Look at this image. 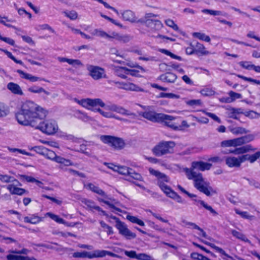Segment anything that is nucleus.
<instances>
[{"instance_id": "50", "label": "nucleus", "mask_w": 260, "mask_h": 260, "mask_svg": "<svg viewBox=\"0 0 260 260\" xmlns=\"http://www.w3.org/2000/svg\"><path fill=\"white\" fill-rule=\"evenodd\" d=\"M202 242L204 243L205 244L208 245L211 247L213 248V249H215L217 251L219 252V253L223 255L228 256V254H226L225 252L222 248L218 247L215 246L214 244L206 241L202 240Z\"/></svg>"}, {"instance_id": "23", "label": "nucleus", "mask_w": 260, "mask_h": 260, "mask_svg": "<svg viewBox=\"0 0 260 260\" xmlns=\"http://www.w3.org/2000/svg\"><path fill=\"white\" fill-rule=\"evenodd\" d=\"M148 170L151 175L157 178V183L160 182H169V178L166 174L151 168H149Z\"/></svg>"}, {"instance_id": "61", "label": "nucleus", "mask_w": 260, "mask_h": 260, "mask_svg": "<svg viewBox=\"0 0 260 260\" xmlns=\"http://www.w3.org/2000/svg\"><path fill=\"white\" fill-rule=\"evenodd\" d=\"M202 12L205 14H209L212 16H217L221 15V12L219 11H215L210 9H203Z\"/></svg>"}, {"instance_id": "57", "label": "nucleus", "mask_w": 260, "mask_h": 260, "mask_svg": "<svg viewBox=\"0 0 260 260\" xmlns=\"http://www.w3.org/2000/svg\"><path fill=\"white\" fill-rule=\"evenodd\" d=\"M230 100H231V103L234 102L237 99H239L242 98V95L240 93L235 92L233 91H230L228 93Z\"/></svg>"}, {"instance_id": "1", "label": "nucleus", "mask_w": 260, "mask_h": 260, "mask_svg": "<svg viewBox=\"0 0 260 260\" xmlns=\"http://www.w3.org/2000/svg\"><path fill=\"white\" fill-rule=\"evenodd\" d=\"M41 113H46L43 108L31 101H27L22 104L20 110L16 114V118L21 125L35 126L36 122L40 120Z\"/></svg>"}, {"instance_id": "54", "label": "nucleus", "mask_w": 260, "mask_h": 260, "mask_svg": "<svg viewBox=\"0 0 260 260\" xmlns=\"http://www.w3.org/2000/svg\"><path fill=\"white\" fill-rule=\"evenodd\" d=\"M159 51L162 53H164L167 55L170 56L172 58L176 59H177L179 60H181V57L180 56H177V55L172 53V52H171L170 51H169L168 50H166L165 49H159Z\"/></svg>"}, {"instance_id": "43", "label": "nucleus", "mask_w": 260, "mask_h": 260, "mask_svg": "<svg viewBox=\"0 0 260 260\" xmlns=\"http://www.w3.org/2000/svg\"><path fill=\"white\" fill-rule=\"evenodd\" d=\"M131 171V168L126 166H118L116 172L119 174L127 176L129 172Z\"/></svg>"}, {"instance_id": "27", "label": "nucleus", "mask_w": 260, "mask_h": 260, "mask_svg": "<svg viewBox=\"0 0 260 260\" xmlns=\"http://www.w3.org/2000/svg\"><path fill=\"white\" fill-rule=\"evenodd\" d=\"M159 79L163 82L173 83L176 80L177 76L172 73H167L160 76Z\"/></svg>"}, {"instance_id": "49", "label": "nucleus", "mask_w": 260, "mask_h": 260, "mask_svg": "<svg viewBox=\"0 0 260 260\" xmlns=\"http://www.w3.org/2000/svg\"><path fill=\"white\" fill-rule=\"evenodd\" d=\"M193 36L194 37L197 38L200 40L204 41L206 42H210L211 41L210 37L203 33L194 32L193 33Z\"/></svg>"}, {"instance_id": "44", "label": "nucleus", "mask_w": 260, "mask_h": 260, "mask_svg": "<svg viewBox=\"0 0 260 260\" xmlns=\"http://www.w3.org/2000/svg\"><path fill=\"white\" fill-rule=\"evenodd\" d=\"M46 215L57 223L62 224H66V223L64 219L59 217L58 215L53 214L51 212L47 213Z\"/></svg>"}, {"instance_id": "10", "label": "nucleus", "mask_w": 260, "mask_h": 260, "mask_svg": "<svg viewBox=\"0 0 260 260\" xmlns=\"http://www.w3.org/2000/svg\"><path fill=\"white\" fill-rule=\"evenodd\" d=\"M112 218L116 220L115 226L118 229L120 235L128 240L134 239L136 237V234L132 232L124 222L120 221L116 217H113Z\"/></svg>"}, {"instance_id": "18", "label": "nucleus", "mask_w": 260, "mask_h": 260, "mask_svg": "<svg viewBox=\"0 0 260 260\" xmlns=\"http://www.w3.org/2000/svg\"><path fill=\"white\" fill-rule=\"evenodd\" d=\"M121 18L125 21L131 23L138 22V18L135 13L130 10H125L121 12Z\"/></svg>"}, {"instance_id": "55", "label": "nucleus", "mask_w": 260, "mask_h": 260, "mask_svg": "<svg viewBox=\"0 0 260 260\" xmlns=\"http://www.w3.org/2000/svg\"><path fill=\"white\" fill-rule=\"evenodd\" d=\"M0 50L3 51L10 58H11V59H12L15 62H16V63H18V64H21L22 65L23 63V62L20 60H17L13 55L12 54L8 51V50H4V49H0Z\"/></svg>"}, {"instance_id": "16", "label": "nucleus", "mask_w": 260, "mask_h": 260, "mask_svg": "<svg viewBox=\"0 0 260 260\" xmlns=\"http://www.w3.org/2000/svg\"><path fill=\"white\" fill-rule=\"evenodd\" d=\"M144 118L153 122H159V119L164 116L162 113H156L153 111H145L139 114Z\"/></svg>"}, {"instance_id": "48", "label": "nucleus", "mask_w": 260, "mask_h": 260, "mask_svg": "<svg viewBox=\"0 0 260 260\" xmlns=\"http://www.w3.org/2000/svg\"><path fill=\"white\" fill-rule=\"evenodd\" d=\"M87 187L89 189L91 190L92 191L98 194H103L104 191L100 188L98 186L95 185L92 183H89L87 185Z\"/></svg>"}, {"instance_id": "26", "label": "nucleus", "mask_w": 260, "mask_h": 260, "mask_svg": "<svg viewBox=\"0 0 260 260\" xmlns=\"http://www.w3.org/2000/svg\"><path fill=\"white\" fill-rule=\"evenodd\" d=\"M195 170H198L202 171V161H194L191 162L190 168H185L184 171L186 175H188V171L193 173H197Z\"/></svg>"}, {"instance_id": "58", "label": "nucleus", "mask_w": 260, "mask_h": 260, "mask_svg": "<svg viewBox=\"0 0 260 260\" xmlns=\"http://www.w3.org/2000/svg\"><path fill=\"white\" fill-rule=\"evenodd\" d=\"M64 13L65 16L71 20H75L78 18V13L75 11H67Z\"/></svg>"}, {"instance_id": "38", "label": "nucleus", "mask_w": 260, "mask_h": 260, "mask_svg": "<svg viewBox=\"0 0 260 260\" xmlns=\"http://www.w3.org/2000/svg\"><path fill=\"white\" fill-rule=\"evenodd\" d=\"M25 222L31 224H37L41 221V218L35 215H32L30 216H26L24 218Z\"/></svg>"}, {"instance_id": "62", "label": "nucleus", "mask_w": 260, "mask_h": 260, "mask_svg": "<svg viewBox=\"0 0 260 260\" xmlns=\"http://www.w3.org/2000/svg\"><path fill=\"white\" fill-rule=\"evenodd\" d=\"M245 116L248 117L250 118H258L260 117V114L253 111H250L246 112H243Z\"/></svg>"}, {"instance_id": "32", "label": "nucleus", "mask_w": 260, "mask_h": 260, "mask_svg": "<svg viewBox=\"0 0 260 260\" xmlns=\"http://www.w3.org/2000/svg\"><path fill=\"white\" fill-rule=\"evenodd\" d=\"M195 52L201 55H207L210 54V52L206 50L205 46L199 43H197L194 46Z\"/></svg>"}, {"instance_id": "3", "label": "nucleus", "mask_w": 260, "mask_h": 260, "mask_svg": "<svg viewBox=\"0 0 260 260\" xmlns=\"http://www.w3.org/2000/svg\"><path fill=\"white\" fill-rule=\"evenodd\" d=\"M104 107L106 110H108L109 111H104L100 108L97 109L96 111L98 112H99L103 116L106 118H113L118 120H122V118L116 116L115 114L112 113V112H115L125 116H135V114L134 113L131 112V111L125 109L123 107L118 106L115 104H111L108 105H105V106Z\"/></svg>"}, {"instance_id": "12", "label": "nucleus", "mask_w": 260, "mask_h": 260, "mask_svg": "<svg viewBox=\"0 0 260 260\" xmlns=\"http://www.w3.org/2000/svg\"><path fill=\"white\" fill-rule=\"evenodd\" d=\"M30 149L35 151L37 153L42 155L46 158L51 160H53L56 154L53 151L49 150L42 146H35Z\"/></svg>"}, {"instance_id": "13", "label": "nucleus", "mask_w": 260, "mask_h": 260, "mask_svg": "<svg viewBox=\"0 0 260 260\" xmlns=\"http://www.w3.org/2000/svg\"><path fill=\"white\" fill-rule=\"evenodd\" d=\"M224 160L225 164L230 168H239L241 167L242 163L244 162L242 155L237 157L228 156L225 157Z\"/></svg>"}, {"instance_id": "24", "label": "nucleus", "mask_w": 260, "mask_h": 260, "mask_svg": "<svg viewBox=\"0 0 260 260\" xmlns=\"http://www.w3.org/2000/svg\"><path fill=\"white\" fill-rule=\"evenodd\" d=\"M256 148H253L251 145H247L239 148H237L233 150H230L229 153H233L235 154H242L246 153L249 151H254Z\"/></svg>"}, {"instance_id": "31", "label": "nucleus", "mask_w": 260, "mask_h": 260, "mask_svg": "<svg viewBox=\"0 0 260 260\" xmlns=\"http://www.w3.org/2000/svg\"><path fill=\"white\" fill-rule=\"evenodd\" d=\"M53 161H54L57 163L60 164L62 166L68 167L72 166L73 165V162L70 159H66L60 156H57L56 154Z\"/></svg>"}, {"instance_id": "64", "label": "nucleus", "mask_w": 260, "mask_h": 260, "mask_svg": "<svg viewBox=\"0 0 260 260\" xmlns=\"http://www.w3.org/2000/svg\"><path fill=\"white\" fill-rule=\"evenodd\" d=\"M137 259L139 260H154V258L149 255L144 253L138 254Z\"/></svg>"}, {"instance_id": "56", "label": "nucleus", "mask_w": 260, "mask_h": 260, "mask_svg": "<svg viewBox=\"0 0 260 260\" xmlns=\"http://www.w3.org/2000/svg\"><path fill=\"white\" fill-rule=\"evenodd\" d=\"M130 39L129 36L127 35H121L118 33L115 39L116 40L123 43H127L130 41Z\"/></svg>"}, {"instance_id": "30", "label": "nucleus", "mask_w": 260, "mask_h": 260, "mask_svg": "<svg viewBox=\"0 0 260 260\" xmlns=\"http://www.w3.org/2000/svg\"><path fill=\"white\" fill-rule=\"evenodd\" d=\"M242 155L243 158V162L247 160L252 164L255 162L260 157V151H257L254 154L251 155L247 154H243Z\"/></svg>"}, {"instance_id": "46", "label": "nucleus", "mask_w": 260, "mask_h": 260, "mask_svg": "<svg viewBox=\"0 0 260 260\" xmlns=\"http://www.w3.org/2000/svg\"><path fill=\"white\" fill-rule=\"evenodd\" d=\"M126 219L127 220H128L129 221H130L131 222H132L133 223H137L140 226H144L145 225L144 222L142 220L138 218L136 216L127 215L126 216Z\"/></svg>"}, {"instance_id": "2", "label": "nucleus", "mask_w": 260, "mask_h": 260, "mask_svg": "<svg viewBox=\"0 0 260 260\" xmlns=\"http://www.w3.org/2000/svg\"><path fill=\"white\" fill-rule=\"evenodd\" d=\"M188 173L186 176L189 180L193 181L194 187L206 196H210L212 188L210 185V183L203 178L202 174L190 171H188Z\"/></svg>"}, {"instance_id": "35", "label": "nucleus", "mask_w": 260, "mask_h": 260, "mask_svg": "<svg viewBox=\"0 0 260 260\" xmlns=\"http://www.w3.org/2000/svg\"><path fill=\"white\" fill-rule=\"evenodd\" d=\"M193 201L195 202L197 206H199V205L203 206L204 208H205L207 210L209 211L211 213L213 214L214 215H216L217 214V213L212 208L211 206L207 205L206 203H205L204 201L194 199H193Z\"/></svg>"}, {"instance_id": "34", "label": "nucleus", "mask_w": 260, "mask_h": 260, "mask_svg": "<svg viewBox=\"0 0 260 260\" xmlns=\"http://www.w3.org/2000/svg\"><path fill=\"white\" fill-rule=\"evenodd\" d=\"M235 211L236 214H238L244 219H248L250 221L255 219V217L254 215H250L247 211H242L237 208L235 209Z\"/></svg>"}, {"instance_id": "15", "label": "nucleus", "mask_w": 260, "mask_h": 260, "mask_svg": "<svg viewBox=\"0 0 260 260\" xmlns=\"http://www.w3.org/2000/svg\"><path fill=\"white\" fill-rule=\"evenodd\" d=\"M126 180L129 182H131L135 184L137 186L139 187L144 189L145 187L142 185L138 183V181H143V178L141 175L138 172L135 171L133 169L131 168V171L129 172L127 176Z\"/></svg>"}, {"instance_id": "14", "label": "nucleus", "mask_w": 260, "mask_h": 260, "mask_svg": "<svg viewBox=\"0 0 260 260\" xmlns=\"http://www.w3.org/2000/svg\"><path fill=\"white\" fill-rule=\"evenodd\" d=\"M117 87L126 91H142L143 90L138 85L129 81L115 82Z\"/></svg>"}, {"instance_id": "21", "label": "nucleus", "mask_w": 260, "mask_h": 260, "mask_svg": "<svg viewBox=\"0 0 260 260\" xmlns=\"http://www.w3.org/2000/svg\"><path fill=\"white\" fill-rule=\"evenodd\" d=\"M82 202L87 206V209L92 212L95 210L101 213L103 215H107L106 212L103 210L99 206L96 205L95 203L92 201L84 199L82 200Z\"/></svg>"}, {"instance_id": "6", "label": "nucleus", "mask_w": 260, "mask_h": 260, "mask_svg": "<svg viewBox=\"0 0 260 260\" xmlns=\"http://www.w3.org/2000/svg\"><path fill=\"white\" fill-rule=\"evenodd\" d=\"M175 143L173 141H162L155 145L152 149V152L157 156L173 153Z\"/></svg>"}, {"instance_id": "7", "label": "nucleus", "mask_w": 260, "mask_h": 260, "mask_svg": "<svg viewBox=\"0 0 260 260\" xmlns=\"http://www.w3.org/2000/svg\"><path fill=\"white\" fill-rule=\"evenodd\" d=\"M254 136L250 134L243 137L223 141L221 142V146L222 147H237L241 146L244 144L249 143L253 141Z\"/></svg>"}, {"instance_id": "9", "label": "nucleus", "mask_w": 260, "mask_h": 260, "mask_svg": "<svg viewBox=\"0 0 260 260\" xmlns=\"http://www.w3.org/2000/svg\"><path fill=\"white\" fill-rule=\"evenodd\" d=\"M86 70L88 75L94 80H100L107 77L105 70L100 66L87 64Z\"/></svg>"}, {"instance_id": "63", "label": "nucleus", "mask_w": 260, "mask_h": 260, "mask_svg": "<svg viewBox=\"0 0 260 260\" xmlns=\"http://www.w3.org/2000/svg\"><path fill=\"white\" fill-rule=\"evenodd\" d=\"M186 104L191 107L194 106H201L202 104V101L201 100H191L186 102Z\"/></svg>"}, {"instance_id": "5", "label": "nucleus", "mask_w": 260, "mask_h": 260, "mask_svg": "<svg viewBox=\"0 0 260 260\" xmlns=\"http://www.w3.org/2000/svg\"><path fill=\"white\" fill-rule=\"evenodd\" d=\"M36 129H39L43 133L47 135H53L58 129L56 122L53 119H48L42 122L37 121L36 125L32 126Z\"/></svg>"}, {"instance_id": "8", "label": "nucleus", "mask_w": 260, "mask_h": 260, "mask_svg": "<svg viewBox=\"0 0 260 260\" xmlns=\"http://www.w3.org/2000/svg\"><path fill=\"white\" fill-rule=\"evenodd\" d=\"M100 140L115 150L122 149L125 145L122 139L112 136L102 135L100 136Z\"/></svg>"}, {"instance_id": "47", "label": "nucleus", "mask_w": 260, "mask_h": 260, "mask_svg": "<svg viewBox=\"0 0 260 260\" xmlns=\"http://www.w3.org/2000/svg\"><path fill=\"white\" fill-rule=\"evenodd\" d=\"M166 183L167 182H160L157 183V184L161 190L168 196L173 190L166 184Z\"/></svg>"}, {"instance_id": "40", "label": "nucleus", "mask_w": 260, "mask_h": 260, "mask_svg": "<svg viewBox=\"0 0 260 260\" xmlns=\"http://www.w3.org/2000/svg\"><path fill=\"white\" fill-rule=\"evenodd\" d=\"M232 234L233 236L236 238L240 239L243 241L245 242H247L248 243H250V241L246 238V237L242 233L237 231L236 230H232Z\"/></svg>"}, {"instance_id": "53", "label": "nucleus", "mask_w": 260, "mask_h": 260, "mask_svg": "<svg viewBox=\"0 0 260 260\" xmlns=\"http://www.w3.org/2000/svg\"><path fill=\"white\" fill-rule=\"evenodd\" d=\"M100 223L101 226L105 229L108 235H112L113 234V229L111 226L107 224L104 221H100Z\"/></svg>"}, {"instance_id": "59", "label": "nucleus", "mask_w": 260, "mask_h": 260, "mask_svg": "<svg viewBox=\"0 0 260 260\" xmlns=\"http://www.w3.org/2000/svg\"><path fill=\"white\" fill-rule=\"evenodd\" d=\"M159 97L160 98H166L169 99H178L180 98V96L177 94H175L172 93H165L161 92L159 94Z\"/></svg>"}, {"instance_id": "42", "label": "nucleus", "mask_w": 260, "mask_h": 260, "mask_svg": "<svg viewBox=\"0 0 260 260\" xmlns=\"http://www.w3.org/2000/svg\"><path fill=\"white\" fill-rule=\"evenodd\" d=\"M0 181L4 183H12L14 182L18 183V181L16 179H15L13 177L3 174H0Z\"/></svg>"}, {"instance_id": "11", "label": "nucleus", "mask_w": 260, "mask_h": 260, "mask_svg": "<svg viewBox=\"0 0 260 260\" xmlns=\"http://www.w3.org/2000/svg\"><path fill=\"white\" fill-rule=\"evenodd\" d=\"M74 101L82 107L88 109L97 106H99L101 107H104L105 106L104 102L99 98L94 99L88 98L81 100L75 99Z\"/></svg>"}, {"instance_id": "39", "label": "nucleus", "mask_w": 260, "mask_h": 260, "mask_svg": "<svg viewBox=\"0 0 260 260\" xmlns=\"http://www.w3.org/2000/svg\"><path fill=\"white\" fill-rule=\"evenodd\" d=\"M200 93L204 96H211L215 95L216 92L212 88L206 87L201 89Z\"/></svg>"}, {"instance_id": "28", "label": "nucleus", "mask_w": 260, "mask_h": 260, "mask_svg": "<svg viewBox=\"0 0 260 260\" xmlns=\"http://www.w3.org/2000/svg\"><path fill=\"white\" fill-rule=\"evenodd\" d=\"M228 115L229 117L237 119L239 118V115L243 114L242 109L230 108L228 109Z\"/></svg>"}, {"instance_id": "17", "label": "nucleus", "mask_w": 260, "mask_h": 260, "mask_svg": "<svg viewBox=\"0 0 260 260\" xmlns=\"http://www.w3.org/2000/svg\"><path fill=\"white\" fill-rule=\"evenodd\" d=\"M162 115L164 116H162V119L161 118L159 119V122L164 123L165 125L170 127L174 130L177 131V129H178V127H177V125L172 122L173 120L176 119L175 117L164 113H162Z\"/></svg>"}, {"instance_id": "51", "label": "nucleus", "mask_w": 260, "mask_h": 260, "mask_svg": "<svg viewBox=\"0 0 260 260\" xmlns=\"http://www.w3.org/2000/svg\"><path fill=\"white\" fill-rule=\"evenodd\" d=\"M201 112H202L203 113L210 117L211 119H212L215 121L217 122L218 123H220L221 122V121L220 119L215 114L212 113L210 112H207L205 110H201Z\"/></svg>"}, {"instance_id": "36", "label": "nucleus", "mask_w": 260, "mask_h": 260, "mask_svg": "<svg viewBox=\"0 0 260 260\" xmlns=\"http://www.w3.org/2000/svg\"><path fill=\"white\" fill-rule=\"evenodd\" d=\"M146 25L152 30H158L163 27V24L159 20L153 21Z\"/></svg>"}, {"instance_id": "22", "label": "nucleus", "mask_w": 260, "mask_h": 260, "mask_svg": "<svg viewBox=\"0 0 260 260\" xmlns=\"http://www.w3.org/2000/svg\"><path fill=\"white\" fill-rule=\"evenodd\" d=\"M102 198H98V201L100 202H103L105 204L108 205L110 207L116 210L117 211H120V209L116 208L114 206V204H116L118 202L114 199L109 197L104 191L103 194H100Z\"/></svg>"}, {"instance_id": "60", "label": "nucleus", "mask_w": 260, "mask_h": 260, "mask_svg": "<svg viewBox=\"0 0 260 260\" xmlns=\"http://www.w3.org/2000/svg\"><path fill=\"white\" fill-rule=\"evenodd\" d=\"M168 196L175 200L177 202L179 203H183V200L182 199L181 197L177 194L173 190H172Z\"/></svg>"}, {"instance_id": "29", "label": "nucleus", "mask_w": 260, "mask_h": 260, "mask_svg": "<svg viewBox=\"0 0 260 260\" xmlns=\"http://www.w3.org/2000/svg\"><path fill=\"white\" fill-rule=\"evenodd\" d=\"M28 91L29 92L32 93H43L46 95L48 96L50 94V93L46 90L44 88L42 87L37 86L36 85H33L28 88Z\"/></svg>"}, {"instance_id": "20", "label": "nucleus", "mask_w": 260, "mask_h": 260, "mask_svg": "<svg viewBox=\"0 0 260 260\" xmlns=\"http://www.w3.org/2000/svg\"><path fill=\"white\" fill-rule=\"evenodd\" d=\"M18 183L19 182L16 183V182H12V184H9L7 186V188L10 191L11 194L21 196L27 192L25 189L18 187L17 186Z\"/></svg>"}, {"instance_id": "52", "label": "nucleus", "mask_w": 260, "mask_h": 260, "mask_svg": "<svg viewBox=\"0 0 260 260\" xmlns=\"http://www.w3.org/2000/svg\"><path fill=\"white\" fill-rule=\"evenodd\" d=\"M165 22L167 26L172 28L174 30L180 31L178 26L173 20L171 19H168L165 20Z\"/></svg>"}, {"instance_id": "33", "label": "nucleus", "mask_w": 260, "mask_h": 260, "mask_svg": "<svg viewBox=\"0 0 260 260\" xmlns=\"http://www.w3.org/2000/svg\"><path fill=\"white\" fill-rule=\"evenodd\" d=\"M115 73L118 77L125 79L126 77V75L128 74V70L125 67H118L115 68Z\"/></svg>"}, {"instance_id": "19", "label": "nucleus", "mask_w": 260, "mask_h": 260, "mask_svg": "<svg viewBox=\"0 0 260 260\" xmlns=\"http://www.w3.org/2000/svg\"><path fill=\"white\" fill-rule=\"evenodd\" d=\"M17 72L19 74L21 78L28 80L31 82H35L39 81H44L46 82H48V80H46L44 78H41L39 77L34 76L30 74L24 72L21 70H18Z\"/></svg>"}, {"instance_id": "4", "label": "nucleus", "mask_w": 260, "mask_h": 260, "mask_svg": "<svg viewBox=\"0 0 260 260\" xmlns=\"http://www.w3.org/2000/svg\"><path fill=\"white\" fill-rule=\"evenodd\" d=\"M109 255L113 257H118V255L112 252L105 250H95L92 252H88L83 251L82 252H76L73 254V256L75 258H99L103 257L106 255Z\"/></svg>"}, {"instance_id": "45", "label": "nucleus", "mask_w": 260, "mask_h": 260, "mask_svg": "<svg viewBox=\"0 0 260 260\" xmlns=\"http://www.w3.org/2000/svg\"><path fill=\"white\" fill-rule=\"evenodd\" d=\"M126 219L127 220H128L129 221H130L131 222H132L133 223H137L140 226H144L145 225L144 222L142 220L138 218L136 216L127 215L126 216Z\"/></svg>"}, {"instance_id": "37", "label": "nucleus", "mask_w": 260, "mask_h": 260, "mask_svg": "<svg viewBox=\"0 0 260 260\" xmlns=\"http://www.w3.org/2000/svg\"><path fill=\"white\" fill-rule=\"evenodd\" d=\"M158 16V15L153 14L152 13H146L144 16V22L146 25L148 23H150L152 22L153 21H156L157 19H156L155 18Z\"/></svg>"}, {"instance_id": "41", "label": "nucleus", "mask_w": 260, "mask_h": 260, "mask_svg": "<svg viewBox=\"0 0 260 260\" xmlns=\"http://www.w3.org/2000/svg\"><path fill=\"white\" fill-rule=\"evenodd\" d=\"M230 131L232 133L235 135L244 134L248 132V131L245 128L240 126L231 127Z\"/></svg>"}, {"instance_id": "25", "label": "nucleus", "mask_w": 260, "mask_h": 260, "mask_svg": "<svg viewBox=\"0 0 260 260\" xmlns=\"http://www.w3.org/2000/svg\"><path fill=\"white\" fill-rule=\"evenodd\" d=\"M7 88L13 94L18 95H23L24 93L21 87L16 83L10 82L7 84Z\"/></svg>"}]
</instances>
